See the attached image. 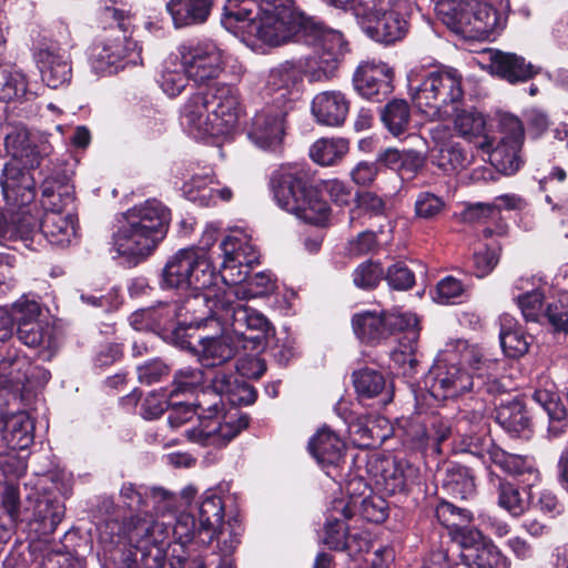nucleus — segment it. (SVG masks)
<instances>
[{"label":"nucleus","instance_id":"obj_1","mask_svg":"<svg viewBox=\"0 0 568 568\" xmlns=\"http://www.w3.org/2000/svg\"><path fill=\"white\" fill-rule=\"evenodd\" d=\"M253 0H226L221 14V24L230 32L247 27L257 40L278 47L288 42L322 44L316 58V68L308 71L311 81L336 78L339 65L348 52V43L339 31L327 27L322 20L305 13L295 0H266L261 6L256 21Z\"/></svg>","mask_w":568,"mask_h":568},{"label":"nucleus","instance_id":"obj_2","mask_svg":"<svg viewBox=\"0 0 568 568\" xmlns=\"http://www.w3.org/2000/svg\"><path fill=\"white\" fill-rule=\"evenodd\" d=\"M209 290H190L178 305L181 321L165 339L181 352L217 355L229 347L231 339L223 335V326L230 321L232 300L225 291L211 294Z\"/></svg>","mask_w":568,"mask_h":568},{"label":"nucleus","instance_id":"obj_3","mask_svg":"<svg viewBox=\"0 0 568 568\" xmlns=\"http://www.w3.org/2000/svg\"><path fill=\"white\" fill-rule=\"evenodd\" d=\"M112 235L114 250L129 267L145 262L168 235L171 210L156 199L129 209Z\"/></svg>","mask_w":568,"mask_h":568},{"label":"nucleus","instance_id":"obj_4","mask_svg":"<svg viewBox=\"0 0 568 568\" xmlns=\"http://www.w3.org/2000/svg\"><path fill=\"white\" fill-rule=\"evenodd\" d=\"M268 186L276 204L307 224L325 227L332 210L314 182L310 169L302 164H285L270 175Z\"/></svg>","mask_w":568,"mask_h":568},{"label":"nucleus","instance_id":"obj_5","mask_svg":"<svg viewBox=\"0 0 568 568\" xmlns=\"http://www.w3.org/2000/svg\"><path fill=\"white\" fill-rule=\"evenodd\" d=\"M351 324L356 338L366 346L376 347L393 339L397 346L389 355H416L418 351L422 327L413 313L365 310L353 314Z\"/></svg>","mask_w":568,"mask_h":568},{"label":"nucleus","instance_id":"obj_6","mask_svg":"<svg viewBox=\"0 0 568 568\" xmlns=\"http://www.w3.org/2000/svg\"><path fill=\"white\" fill-rule=\"evenodd\" d=\"M241 113L239 88L216 81L193 93L184 105L189 122L212 136L231 134L237 126Z\"/></svg>","mask_w":568,"mask_h":568},{"label":"nucleus","instance_id":"obj_7","mask_svg":"<svg viewBox=\"0 0 568 568\" xmlns=\"http://www.w3.org/2000/svg\"><path fill=\"white\" fill-rule=\"evenodd\" d=\"M220 392L200 389L190 402L199 417V426L185 430L190 442L206 447L223 448L242 430L248 427L250 416L237 408L225 410Z\"/></svg>","mask_w":568,"mask_h":568},{"label":"nucleus","instance_id":"obj_8","mask_svg":"<svg viewBox=\"0 0 568 568\" xmlns=\"http://www.w3.org/2000/svg\"><path fill=\"white\" fill-rule=\"evenodd\" d=\"M99 18L104 30L118 29L122 32V37L95 40L90 45L88 57L94 72L112 73V68L118 70L119 67H124V64L119 65L121 62L135 63L136 58H140L141 48L132 39L134 14L129 10L105 6L100 10Z\"/></svg>","mask_w":568,"mask_h":568},{"label":"nucleus","instance_id":"obj_9","mask_svg":"<svg viewBox=\"0 0 568 568\" xmlns=\"http://www.w3.org/2000/svg\"><path fill=\"white\" fill-rule=\"evenodd\" d=\"M103 542H115L123 532L134 548L133 556L143 568H162L166 557L170 532L164 520H154L152 516H132L125 526L118 520H108L99 527Z\"/></svg>","mask_w":568,"mask_h":568},{"label":"nucleus","instance_id":"obj_10","mask_svg":"<svg viewBox=\"0 0 568 568\" xmlns=\"http://www.w3.org/2000/svg\"><path fill=\"white\" fill-rule=\"evenodd\" d=\"M409 90L420 111L438 120L452 119L464 100L463 75L452 67L427 72L416 87L410 83Z\"/></svg>","mask_w":568,"mask_h":568},{"label":"nucleus","instance_id":"obj_11","mask_svg":"<svg viewBox=\"0 0 568 568\" xmlns=\"http://www.w3.org/2000/svg\"><path fill=\"white\" fill-rule=\"evenodd\" d=\"M227 283L221 270L216 271L205 247H186L174 253L161 272L160 286L181 293L190 290H207L216 285L217 278Z\"/></svg>","mask_w":568,"mask_h":568},{"label":"nucleus","instance_id":"obj_12","mask_svg":"<svg viewBox=\"0 0 568 568\" xmlns=\"http://www.w3.org/2000/svg\"><path fill=\"white\" fill-rule=\"evenodd\" d=\"M410 12L395 0H357L354 17L371 40L385 47L402 42L410 30Z\"/></svg>","mask_w":568,"mask_h":568},{"label":"nucleus","instance_id":"obj_13","mask_svg":"<svg viewBox=\"0 0 568 568\" xmlns=\"http://www.w3.org/2000/svg\"><path fill=\"white\" fill-rule=\"evenodd\" d=\"M312 47L316 48V51L306 60L305 69L301 62L285 61L270 71L263 90V99L266 102L293 111L295 101L302 95L304 75L312 82L308 71L317 67L315 61L323 49L321 43Z\"/></svg>","mask_w":568,"mask_h":568},{"label":"nucleus","instance_id":"obj_14","mask_svg":"<svg viewBox=\"0 0 568 568\" xmlns=\"http://www.w3.org/2000/svg\"><path fill=\"white\" fill-rule=\"evenodd\" d=\"M219 248L223 254L221 271L245 267L242 272L239 270L237 277L227 280V284L246 283L254 295H265L273 290L271 275L265 272L251 274L254 264H260L258 255L251 251V246L243 245L241 239L227 235L220 243Z\"/></svg>","mask_w":568,"mask_h":568},{"label":"nucleus","instance_id":"obj_15","mask_svg":"<svg viewBox=\"0 0 568 568\" xmlns=\"http://www.w3.org/2000/svg\"><path fill=\"white\" fill-rule=\"evenodd\" d=\"M38 168L16 161L4 163L0 173V186L7 205L23 210L36 201L38 189L32 172Z\"/></svg>","mask_w":568,"mask_h":568},{"label":"nucleus","instance_id":"obj_16","mask_svg":"<svg viewBox=\"0 0 568 568\" xmlns=\"http://www.w3.org/2000/svg\"><path fill=\"white\" fill-rule=\"evenodd\" d=\"M368 470L376 486L385 494H404L417 484L419 469L405 459L377 456L369 460Z\"/></svg>","mask_w":568,"mask_h":568},{"label":"nucleus","instance_id":"obj_17","mask_svg":"<svg viewBox=\"0 0 568 568\" xmlns=\"http://www.w3.org/2000/svg\"><path fill=\"white\" fill-rule=\"evenodd\" d=\"M291 111L265 101L255 112L247 128L248 139L265 151L281 150L286 130V118Z\"/></svg>","mask_w":568,"mask_h":568},{"label":"nucleus","instance_id":"obj_18","mask_svg":"<svg viewBox=\"0 0 568 568\" xmlns=\"http://www.w3.org/2000/svg\"><path fill=\"white\" fill-rule=\"evenodd\" d=\"M395 72L382 61H362L355 69L352 83L355 92L371 102L385 101L394 91Z\"/></svg>","mask_w":568,"mask_h":568},{"label":"nucleus","instance_id":"obj_19","mask_svg":"<svg viewBox=\"0 0 568 568\" xmlns=\"http://www.w3.org/2000/svg\"><path fill=\"white\" fill-rule=\"evenodd\" d=\"M189 75L196 83L216 79L224 69L225 52L212 41L199 42L181 50Z\"/></svg>","mask_w":568,"mask_h":568},{"label":"nucleus","instance_id":"obj_20","mask_svg":"<svg viewBox=\"0 0 568 568\" xmlns=\"http://www.w3.org/2000/svg\"><path fill=\"white\" fill-rule=\"evenodd\" d=\"M41 173V205L44 213H75L74 186L69 183L70 176L65 168L55 165L50 172Z\"/></svg>","mask_w":568,"mask_h":568},{"label":"nucleus","instance_id":"obj_21","mask_svg":"<svg viewBox=\"0 0 568 568\" xmlns=\"http://www.w3.org/2000/svg\"><path fill=\"white\" fill-rule=\"evenodd\" d=\"M214 357H200V364L203 367L216 368L212 375V384L214 389L232 405H251L256 399V390L250 386L244 379L234 374L233 367L229 366L226 361L219 363L212 362Z\"/></svg>","mask_w":568,"mask_h":568},{"label":"nucleus","instance_id":"obj_22","mask_svg":"<svg viewBox=\"0 0 568 568\" xmlns=\"http://www.w3.org/2000/svg\"><path fill=\"white\" fill-rule=\"evenodd\" d=\"M437 13L443 22L454 30H462L475 22H483L493 16V23L485 22V27H493L496 21V10L477 0H440L436 4Z\"/></svg>","mask_w":568,"mask_h":568},{"label":"nucleus","instance_id":"obj_23","mask_svg":"<svg viewBox=\"0 0 568 568\" xmlns=\"http://www.w3.org/2000/svg\"><path fill=\"white\" fill-rule=\"evenodd\" d=\"M4 148L11 155L9 161L30 163V166H41L44 161L53 163L51 145L47 142L34 143L24 125L10 126L4 136Z\"/></svg>","mask_w":568,"mask_h":568},{"label":"nucleus","instance_id":"obj_24","mask_svg":"<svg viewBox=\"0 0 568 568\" xmlns=\"http://www.w3.org/2000/svg\"><path fill=\"white\" fill-rule=\"evenodd\" d=\"M491 74L510 84L525 83L534 79L541 68L527 61L523 55L496 50L490 57Z\"/></svg>","mask_w":568,"mask_h":568},{"label":"nucleus","instance_id":"obj_25","mask_svg":"<svg viewBox=\"0 0 568 568\" xmlns=\"http://www.w3.org/2000/svg\"><path fill=\"white\" fill-rule=\"evenodd\" d=\"M223 326V335L230 337L231 342H227V348L216 352L222 355H261L265 351H272L273 346L276 345L275 331L271 332H256L253 329H244L236 332H230Z\"/></svg>","mask_w":568,"mask_h":568},{"label":"nucleus","instance_id":"obj_26","mask_svg":"<svg viewBox=\"0 0 568 568\" xmlns=\"http://www.w3.org/2000/svg\"><path fill=\"white\" fill-rule=\"evenodd\" d=\"M216 0H166L165 11L175 29L205 24L215 8Z\"/></svg>","mask_w":568,"mask_h":568},{"label":"nucleus","instance_id":"obj_27","mask_svg":"<svg viewBox=\"0 0 568 568\" xmlns=\"http://www.w3.org/2000/svg\"><path fill=\"white\" fill-rule=\"evenodd\" d=\"M311 110L317 123L341 126L348 115L349 101L341 91H323L313 98Z\"/></svg>","mask_w":568,"mask_h":568},{"label":"nucleus","instance_id":"obj_28","mask_svg":"<svg viewBox=\"0 0 568 568\" xmlns=\"http://www.w3.org/2000/svg\"><path fill=\"white\" fill-rule=\"evenodd\" d=\"M175 317H178V304L160 303L156 306L133 312L129 320L136 332L166 333L163 339L168 343L165 337Z\"/></svg>","mask_w":568,"mask_h":568},{"label":"nucleus","instance_id":"obj_29","mask_svg":"<svg viewBox=\"0 0 568 568\" xmlns=\"http://www.w3.org/2000/svg\"><path fill=\"white\" fill-rule=\"evenodd\" d=\"M356 509V501L344 498L334 499L328 509L324 526L323 541L332 549H343L346 545L348 526L345 520L351 519Z\"/></svg>","mask_w":568,"mask_h":568},{"label":"nucleus","instance_id":"obj_30","mask_svg":"<svg viewBox=\"0 0 568 568\" xmlns=\"http://www.w3.org/2000/svg\"><path fill=\"white\" fill-rule=\"evenodd\" d=\"M224 519V505L221 497L213 493L206 494L197 508V523L200 541L202 546H209L217 534H222Z\"/></svg>","mask_w":568,"mask_h":568},{"label":"nucleus","instance_id":"obj_31","mask_svg":"<svg viewBox=\"0 0 568 568\" xmlns=\"http://www.w3.org/2000/svg\"><path fill=\"white\" fill-rule=\"evenodd\" d=\"M78 215L73 212L67 214L43 213L40 220V231L51 245L67 247L77 234Z\"/></svg>","mask_w":568,"mask_h":568},{"label":"nucleus","instance_id":"obj_32","mask_svg":"<svg viewBox=\"0 0 568 568\" xmlns=\"http://www.w3.org/2000/svg\"><path fill=\"white\" fill-rule=\"evenodd\" d=\"M19 341L30 348H41L53 355L59 349V339L54 324L39 318L31 323H22L17 328Z\"/></svg>","mask_w":568,"mask_h":568},{"label":"nucleus","instance_id":"obj_33","mask_svg":"<svg viewBox=\"0 0 568 568\" xmlns=\"http://www.w3.org/2000/svg\"><path fill=\"white\" fill-rule=\"evenodd\" d=\"M491 458V464L509 475L520 477L528 487L540 480V474L532 457L510 454L499 447L493 453Z\"/></svg>","mask_w":568,"mask_h":568},{"label":"nucleus","instance_id":"obj_34","mask_svg":"<svg viewBox=\"0 0 568 568\" xmlns=\"http://www.w3.org/2000/svg\"><path fill=\"white\" fill-rule=\"evenodd\" d=\"M379 120L383 128L394 138L408 132L412 123V106L405 99L393 98L379 108Z\"/></svg>","mask_w":568,"mask_h":568},{"label":"nucleus","instance_id":"obj_35","mask_svg":"<svg viewBox=\"0 0 568 568\" xmlns=\"http://www.w3.org/2000/svg\"><path fill=\"white\" fill-rule=\"evenodd\" d=\"M38 58L42 80L49 88L58 89L70 83L72 67L68 58L50 50H40Z\"/></svg>","mask_w":568,"mask_h":568},{"label":"nucleus","instance_id":"obj_36","mask_svg":"<svg viewBox=\"0 0 568 568\" xmlns=\"http://www.w3.org/2000/svg\"><path fill=\"white\" fill-rule=\"evenodd\" d=\"M311 454L322 465H337L343 458V440L328 429H321L308 443Z\"/></svg>","mask_w":568,"mask_h":568},{"label":"nucleus","instance_id":"obj_37","mask_svg":"<svg viewBox=\"0 0 568 568\" xmlns=\"http://www.w3.org/2000/svg\"><path fill=\"white\" fill-rule=\"evenodd\" d=\"M489 485L497 494V504L503 509L507 510L511 516H521L527 509V503L521 497L518 488L495 475L493 471L488 473Z\"/></svg>","mask_w":568,"mask_h":568},{"label":"nucleus","instance_id":"obj_38","mask_svg":"<svg viewBox=\"0 0 568 568\" xmlns=\"http://www.w3.org/2000/svg\"><path fill=\"white\" fill-rule=\"evenodd\" d=\"M6 439L13 449H26L33 442V422L26 412L11 415L4 422Z\"/></svg>","mask_w":568,"mask_h":568},{"label":"nucleus","instance_id":"obj_39","mask_svg":"<svg viewBox=\"0 0 568 568\" xmlns=\"http://www.w3.org/2000/svg\"><path fill=\"white\" fill-rule=\"evenodd\" d=\"M455 118V129L460 136L473 141V139L483 138L484 141L479 143L480 146L489 144L488 135L486 133V118L475 108L469 110L460 109L453 116Z\"/></svg>","mask_w":568,"mask_h":568},{"label":"nucleus","instance_id":"obj_40","mask_svg":"<svg viewBox=\"0 0 568 568\" xmlns=\"http://www.w3.org/2000/svg\"><path fill=\"white\" fill-rule=\"evenodd\" d=\"M351 432L359 435L363 445L369 446L384 442L389 436L390 428L385 417L366 415L358 417L357 420L351 425Z\"/></svg>","mask_w":568,"mask_h":568},{"label":"nucleus","instance_id":"obj_41","mask_svg":"<svg viewBox=\"0 0 568 568\" xmlns=\"http://www.w3.org/2000/svg\"><path fill=\"white\" fill-rule=\"evenodd\" d=\"M28 93L26 74L9 64H0V102L20 101Z\"/></svg>","mask_w":568,"mask_h":568},{"label":"nucleus","instance_id":"obj_42","mask_svg":"<svg viewBox=\"0 0 568 568\" xmlns=\"http://www.w3.org/2000/svg\"><path fill=\"white\" fill-rule=\"evenodd\" d=\"M496 420L511 436H520L529 427V418L520 400L501 404L497 409Z\"/></svg>","mask_w":568,"mask_h":568},{"label":"nucleus","instance_id":"obj_43","mask_svg":"<svg viewBox=\"0 0 568 568\" xmlns=\"http://www.w3.org/2000/svg\"><path fill=\"white\" fill-rule=\"evenodd\" d=\"M353 377L355 389L361 397L373 398L385 390L384 404L392 400L393 392L392 389H386V381L379 372L364 368L355 372Z\"/></svg>","mask_w":568,"mask_h":568},{"label":"nucleus","instance_id":"obj_44","mask_svg":"<svg viewBox=\"0 0 568 568\" xmlns=\"http://www.w3.org/2000/svg\"><path fill=\"white\" fill-rule=\"evenodd\" d=\"M213 179L209 175H193L184 182L181 191L185 199L202 207L216 205V189L211 184Z\"/></svg>","mask_w":568,"mask_h":568},{"label":"nucleus","instance_id":"obj_45","mask_svg":"<svg viewBox=\"0 0 568 568\" xmlns=\"http://www.w3.org/2000/svg\"><path fill=\"white\" fill-rule=\"evenodd\" d=\"M174 521H164L168 525L170 535L181 547L193 544L203 547L200 541L199 523L195 517L189 513H175Z\"/></svg>","mask_w":568,"mask_h":568},{"label":"nucleus","instance_id":"obj_46","mask_svg":"<svg viewBox=\"0 0 568 568\" xmlns=\"http://www.w3.org/2000/svg\"><path fill=\"white\" fill-rule=\"evenodd\" d=\"M230 320L233 321L234 332L242 327H245V329L256 331L257 333L261 331H275V327L264 314L255 308L235 304L233 301Z\"/></svg>","mask_w":568,"mask_h":568},{"label":"nucleus","instance_id":"obj_47","mask_svg":"<svg viewBox=\"0 0 568 568\" xmlns=\"http://www.w3.org/2000/svg\"><path fill=\"white\" fill-rule=\"evenodd\" d=\"M510 316H504L500 322L499 344L504 355H526L529 344L520 327Z\"/></svg>","mask_w":568,"mask_h":568},{"label":"nucleus","instance_id":"obj_48","mask_svg":"<svg viewBox=\"0 0 568 568\" xmlns=\"http://www.w3.org/2000/svg\"><path fill=\"white\" fill-rule=\"evenodd\" d=\"M385 267L379 260L368 258L359 263L352 272V281L355 287L365 292L376 290L384 281Z\"/></svg>","mask_w":568,"mask_h":568},{"label":"nucleus","instance_id":"obj_49","mask_svg":"<svg viewBox=\"0 0 568 568\" xmlns=\"http://www.w3.org/2000/svg\"><path fill=\"white\" fill-rule=\"evenodd\" d=\"M12 232L7 241H22L24 245L33 250V244L40 242L42 232L40 221L29 212H21L17 221L12 222Z\"/></svg>","mask_w":568,"mask_h":568},{"label":"nucleus","instance_id":"obj_50","mask_svg":"<svg viewBox=\"0 0 568 568\" xmlns=\"http://www.w3.org/2000/svg\"><path fill=\"white\" fill-rule=\"evenodd\" d=\"M444 486L450 494L462 499L470 498L476 491L474 476L463 466H453L447 469Z\"/></svg>","mask_w":568,"mask_h":568},{"label":"nucleus","instance_id":"obj_51","mask_svg":"<svg viewBox=\"0 0 568 568\" xmlns=\"http://www.w3.org/2000/svg\"><path fill=\"white\" fill-rule=\"evenodd\" d=\"M347 142L343 139H321L310 150L312 160L321 165H333L347 152Z\"/></svg>","mask_w":568,"mask_h":568},{"label":"nucleus","instance_id":"obj_52","mask_svg":"<svg viewBox=\"0 0 568 568\" xmlns=\"http://www.w3.org/2000/svg\"><path fill=\"white\" fill-rule=\"evenodd\" d=\"M190 80L192 78L182 62L179 67L176 64L173 68L164 67L156 82L169 98H176L185 90Z\"/></svg>","mask_w":568,"mask_h":568},{"label":"nucleus","instance_id":"obj_53","mask_svg":"<svg viewBox=\"0 0 568 568\" xmlns=\"http://www.w3.org/2000/svg\"><path fill=\"white\" fill-rule=\"evenodd\" d=\"M468 152L460 143H448L439 149L436 165L446 174L465 169L469 164Z\"/></svg>","mask_w":568,"mask_h":568},{"label":"nucleus","instance_id":"obj_54","mask_svg":"<svg viewBox=\"0 0 568 568\" xmlns=\"http://www.w3.org/2000/svg\"><path fill=\"white\" fill-rule=\"evenodd\" d=\"M384 281L390 291L407 292L416 285V275L406 262L395 261L385 268Z\"/></svg>","mask_w":568,"mask_h":568},{"label":"nucleus","instance_id":"obj_55","mask_svg":"<svg viewBox=\"0 0 568 568\" xmlns=\"http://www.w3.org/2000/svg\"><path fill=\"white\" fill-rule=\"evenodd\" d=\"M521 150L523 146L516 148L515 144L498 142L490 156L504 174L513 175L518 172L524 164Z\"/></svg>","mask_w":568,"mask_h":568},{"label":"nucleus","instance_id":"obj_56","mask_svg":"<svg viewBox=\"0 0 568 568\" xmlns=\"http://www.w3.org/2000/svg\"><path fill=\"white\" fill-rule=\"evenodd\" d=\"M436 517L448 529L449 535L469 525L473 520V515L469 510L459 508L448 501H442L436 507Z\"/></svg>","mask_w":568,"mask_h":568},{"label":"nucleus","instance_id":"obj_57","mask_svg":"<svg viewBox=\"0 0 568 568\" xmlns=\"http://www.w3.org/2000/svg\"><path fill=\"white\" fill-rule=\"evenodd\" d=\"M477 568H508L509 561L501 551L490 541L476 548L474 554L467 555Z\"/></svg>","mask_w":568,"mask_h":568},{"label":"nucleus","instance_id":"obj_58","mask_svg":"<svg viewBox=\"0 0 568 568\" xmlns=\"http://www.w3.org/2000/svg\"><path fill=\"white\" fill-rule=\"evenodd\" d=\"M463 450L469 453L476 457H478L483 464H488L493 462L491 455L495 450H498L499 447L494 443V440L488 435H477L469 434L464 436L463 442Z\"/></svg>","mask_w":568,"mask_h":568},{"label":"nucleus","instance_id":"obj_59","mask_svg":"<svg viewBox=\"0 0 568 568\" xmlns=\"http://www.w3.org/2000/svg\"><path fill=\"white\" fill-rule=\"evenodd\" d=\"M38 516L43 534H52L64 517V505L58 500L44 498L38 503Z\"/></svg>","mask_w":568,"mask_h":568},{"label":"nucleus","instance_id":"obj_60","mask_svg":"<svg viewBox=\"0 0 568 568\" xmlns=\"http://www.w3.org/2000/svg\"><path fill=\"white\" fill-rule=\"evenodd\" d=\"M501 247L486 245L483 251L475 252L471 258L470 273L484 278L489 275L499 262Z\"/></svg>","mask_w":568,"mask_h":568},{"label":"nucleus","instance_id":"obj_61","mask_svg":"<svg viewBox=\"0 0 568 568\" xmlns=\"http://www.w3.org/2000/svg\"><path fill=\"white\" fill-rule=\"evenodd\" d=\"M8 308L13 326L17 325V328H19L22 323H31V321L41 318L42 315L41 304L36 300H29L24 295Z\"/></svg>","mask_w":568,"mask_h":568},{"label":"nucleus","instance_id":"obj_62","mask_svg":"<svg viewBox=\"0 0 568 568\" xmlns=\"http://www.w3.org/2000/svg\"><path fill=\"white\" fill-rule=\"evenodd\" d=\"M149 488L136 486L132 483H124L120 489V500L130 510L146 514Z\"/></svg>","mask_w":568,"mask_h":568},{"label":"nucleus","instance_id":"obj_63","mask_svg":"<svg viewBox=\"0 0 568 568\" xmlns=\"http://www.w3.org/2000/svg\"><path fill=\"white\" fill-rule=\"evenodd\" d=\"M500 141L499 143L515 144L516 148L524 145L525 126L521 120L510 113H504L499 118Z\"/></svg>","mask_w":568,"mask_h":568},{"label":"nucleus","instance_id":"obj_64","mask_svg":"<svg viewBox=\"0 0 568 568\" xmlns=\"http://www.w3.org/2000/svg\"><path fill=\"white\" fill-rule=\"evenodd\" d=\"M414 209L417 217L432 220L444 211L445 201L435 193L422 191L416 196Z\"/></svg>","mask_w":568,"mask_h":568}]
</instances>
